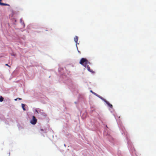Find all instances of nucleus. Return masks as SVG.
I'll list each match as a JSON object with an SVG mask.
<instances>
[{
  "mask_svg": "<svg viewBox=\"0 0 156 156\" xmlns=\"http://www.w3.org/2000/svg\"><path fill=\"white\" fill-rule=\"evenodd\" d=\"M80 63L84 67H86L88 64L90 63V62L88 61L87 59L82 58L81 59Z\"/></svg>",
  "mask_w": 156,
  "mask_h": 156,
  "instance_id": "obj_1",
  "label": "nucleus"
},
{
  "mask_svg": "<svg viewBox=\"0 0 156 156\" xmlns=\"http://www.w3.org/2000/svg\"><path fill=\"white\" fill-rule=\"evenodd\" d=\"M37 121V119L34 116H33L32 119L30 121V123L34 125L36 123Z\"/></svg>",
  "mask_w": 156,
  "mask_h": 156,
  "instance_id": "obj_2",
  "label": "nucleus"
},
{
  "mask_svg": "<svg viewBox=\"0 0 156 156\" xmlns=\"http://www.w3.org/2000/svg\"><path fill=\"white\" fill-rule=\"evenodd\" d=\"M35 111L38 114H42L43 113V110L39 108H37L35 109Z\"/></svg>",
  "mask_w": 156,
  "mask_h": 156,
  "instance_id": "obj_3",
  "label": "nucleus"
},
{
  "mask_svg": "<svg viewBox=\"0 0 156 156\" xmlns=\"http://www.w3.org/2000/svg\"><path fill=\"white\" fill-rule=\"evenodd\" d=\"M103 100L108 105V106L111 108H112L113 107L112 105L108 101H107L105 99H103Z\"/></svg>",
  "mask_w": 156,
  "mask_h": 156,
  "instance_id": "obj_4",
  "label": "nucleus"
},
{
  "mask_svg": "<svg viewBox=\"0 0 156 156\" xmlns=\"http://www.w3.org/2000/svg\"><path fill=\"white\" fill-rule=\"evenodd\" d=\"M2 1V0H0V5H2V6H4V5H7V6H10L9 4L2 3L1 2Z\"/></svg>",
  "mask_w": 156,
  "mask_h": 156,
  "instance_id": "obj_5",
  "label": "nucleus"
},
{
  "mask_svg": "<svg viewBox=\"0 0 156 156\" xmlns=\"http://www.w3.org/2000/svg\"><path fill=\"white\" fill-rule=\"evenodd\" d=\"M74 39L75 41L77 43L78 40V37L77 36H76L74 37Z\"/></svg>",
  "mask_w": 156,
  "mask_h": 156,
  "instance_id": "obj_6",
  "label": "nucleus"
},
{
  "mask_svg": "<svg viewBox=\"0 0 156 156\" xmlns=\"http://www.w3.org/2000/svg\"><path fill=\"white\" fill-rule=\"evenodd\" d=\"M21 105H22V107L23 110L24 111H25L26 109L25 108V105L23 104H22Z\"/></svg>",
  "mask_w": 156,
  "mask_h": 156,
  "instance_id": "obj_7",
  "label": "nucleus"
},
{
  "mask_svg": "<svg viewBox=\"0 0 156 156\" xmlns=\"http://www.w3.org/2000/svg\"><path fill=\"white\" fill-rule=\"evenodd\" d=\"M87 70L91 72V71L90 70V67L88 65H87Z\"/></svg>",
  "mask_w": 156,
  "mask_h": 156,
  "instance_id": "obj_8",
  "label": "nucleus"
},
{
  "mask_svg": "<svg viewBox=\"0 0 156 156\" xmlns=\"http://www.w3.org/2000/svg\"><path fill=\"white\" fill-rule=\"evenodd\" d=\"M3 98L2 97H1V98H0V101H3Z\"/></svg>",
  "mask_w": 156,
  "mask_h": 156,
  "instance_id": "obj_9",
  "label": "nucleus"
},
{
  "mask_svg": "<svg viewBox=\"0 0 156 156\" xmlns=\"http://www.w3.org/2000/svg\"><path fill=\"white\" fill-rule=\"evenodd\" d=\"M5 65L6 66H9V67H10V66H9L7 64H5Z\"/></svg>",
  "mask_w": 156,
  "mask_h": 156,
  "instance_id": "obj_10",
  "label": "nucleus"
},
{
  "mask_svg": "<svg viewBox=\"0 0 156 156\" xmlns=\"http://www.w3.org/2000/svg\"><path fill=\"white\" fill-rule=\"evenodd\" d=\"M20 22L21 23H22V19H21L20 20Z\"/></svg>",
  "mask_w": 156,
  "mask_h": 156,
  "instance_id": "obj_11",
  "label": "nucleus"
},
{
  "mask_svg": "<svg viewBox=\"0 0 156 156\" xmlns=\"http://www.w3.org/2000/svg\"><path fill=\"white\" fill-rule=\"evenodd\" d=\"M41 131H43L44 130L43 129H41Z\"/></svg>",
  "mask_w": 156,
  "mask_h": 156,
  "instance_id": "obj_12",
  "label": "nucleus"
},
{
  "mask_svg": "<svg viewBox=\"0 0 156 156\" xmlns=\"http://www.w3.org/2000/svg\"><path fill=\"white\" fill-rule=\"evenodd\" d=\"M91 92L92 93H94L92 91V90H91Z\"/></svg>",
  "mask_w": 156,
  "mask_h": 156,
  "instance_id": "obj_13",
  "label": "nucleus"
},
{
  "mask_svg": "<svg viewBox=\"0 0 156 156\" xmlns=\"http://www.w3.org/2000/svg\"><path fill=\"white\" fill-rule=\"evenodd\" d=\"M18 99L19 100H21V98H18Z\"/></svg>",
  "mask_w": 156,
  "mask_h": 156,
  "instance_id": "obj_14",
  "label": "nucleus"
}]
</instances>
